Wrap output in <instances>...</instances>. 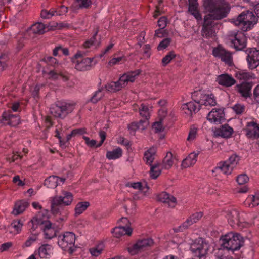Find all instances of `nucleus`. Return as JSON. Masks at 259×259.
Here are the masks:
<instances>
[{
	"label": "nucleus",
	"mask_w": 259,
	"mask_h": 259,
	"mask_svg": "<svg viewBox=\"0 0 259 259\" xmlns=\"http://www.w3.org/2000/svg\"><path fill=\"white\" fill-rule=\"evenodd\" d=\"M218 84L225 87H230L236 84V80L227 73L222 74L218 76L217 80Z\"/></svg>",
	"instance_id": "aec40b11"
},
{
	"label": "nucleus",
	"mask_w": 259,
	"mask_h": 259,
	"mask_svg": "<svg viewBox=\"0 0 259 259\" xmlns=\"http://www.w3.org/2000/svg\"><path fill=\"white\" fill-rule=\"evenodd\" d=\"M55 12L56 11L54 10H50V11L43 10L41 12V17L44 19H49L54 15Z\"/></svg>",
	"instance_id": "13d9d810"
},
{
	"label": "nucleus",
	"mask_w": 259,
	"mask_h": 259,
	"mask_svg": "<svg viewBox=\"0 0 259 259\" xmlns=\"http://www.w3.org/2000/svg\"><path fill=\"white\" fill-rule=\"evenodd\" d=\"M197 134V128L195 127H191L187 137V141L189 142L193 141L196 137Z\"/></svg>",
	"instance_id": "6e6d98bb"
},
{
	"label": "nucleus",
	"mask_w": 259,
	"mask_h": 259,
	"mask_svg": "<svg viewBox=\"0 0 259 259\" xmlns=\"http://www.w3.org/2000/svg\"><path fill=\"white\" fill-rule=\"evenodd\" d=\"M83 139L85 141V144L90 147H96L97 148V145H98L97 142L95 140H90V138L86 136H83Z\"/></svg>",
	"instance_id": "bf43d9fd"
},
{
	"label": "nucleus",
	"mask_w": 259,
	"mask_h": 259,
	"mask_svg": "<svg viewBox=\"0 0 259 259\" xmlns=\"http://www.w3.org/2000/svg\"><path fill=\"white\" fill-rule=\"evenodd\" d=\"M188 12L197 20H202V16L198 9L197 0H188Z\"/></svg>",
	"instance_id": "5701e85b"
},
{
	"label": "nucleus",
	"mask_w": 259,
	"mask_h": 259,
	"mask_svg": "<svg viewBox=\"0 0 259 259\" xmlns=\"http://www.w3.org/2000/svg\"><path fill=\"white\" fill-rule=\"evenodd\" d=\"M104 250V245L102 243L99 244L95 247L90 249V252L92 256L97 257L99 256Z\"/></svg>",
	"instance_id": "37998d69"
},
{
	"label": "nucleus",
	"mask_w": 259,
	"mask_h": 259,
	"mask_svg": "<svg viewBox=\"0 0 259 259\" xmlns=\"http://www.w3.org/2000/svg\"><path fill=\"white\" fill-rule=\"evenodd\" d=\"M73 196L71 192L63 191L61 195H56L51 200V211L54 215H62L65 206L71 205Z\"/></svg>",
	"instance_id": "f03ea898"
},
{
	"label": "nucleus",
	"mask_w": 259,
	"mask_h": 259,
	"mask_svg": "<svg viewBox=\"0 0 259 259\" xmlns=\"http://www.w3.org/2000/svg\"><path fill=\"white\" fill-rule=\"evenodd\" d=\"M30 31L34 34H43L45 32V25L41 23H35L31 26Z\"/></svg>",
	"instance_id": "a19ab883"
},
{
	"label": "nucleus",
	"mask_w": 259,
	"mask_h": 259,
	"mask_svg": "<svg viewBox=\"0 0 259 259\" xmlns=\"http://www.w3.org/2000/svg\"><path fill=\"white\" fill-rule=\"evenodd\" d=\"M253 86L252 82H243L237 84L235 90L239 93L242 97L245 98H250L251 95V90Z\"/></svg>",
	"instance_id": "a211bd4d"
},
{
	"label": "nucleus",
	"mask_w": 259,
	"mask_h": 259,
	"mask_svg": "<svg viewBox=\"0 0 259 259\" xmlns=\"http://www.w3.org/2000/svg\"><path fill=\"white\" fill-rule=\"evenodd\" d=\"M160 164L163 168L168 169L171 168L174 164L172 154L170 152H167Z\"/></svg>",
	"instance_id": "473e14b6"
},
{
	"label": "nucleus",
	"mask_w": 259,
	"mask_h": 259,
	"mask_svg": "<svg viewBox=\"0 0 259 259\" xmlns=\"http://www.w3.org/2000/svg\"><path fill=\"white\" fill-rule=\"evenodd\" d=\"M1 121L11 126H16L20 123V118L18 115L12 114L11 111L9 110L3 113Z\"/></svg>",
	"instance_id": "2eb2a0df"
},
{
	"label": "nucleus",
	"mask_w": 259,
	"mask_h": 259,
	"mask_svg": "<svg viewBox=\"0 0 259 259\" xmlns=\"http://www.w3.org/2000/svg\"><path fill=\"white\" fill-rule=\"evenodd\" d=\"M13 245V243L11 242H6L1 245L0 251L4 252L8 250Z\"/></svg>",
	"instance_id": "0e129e2a"
},
{
	"label": "nucleus",
	"mask_w": 259,
	"mask_h": 259,
	"mask_svg": "<svg viewBox=\"0 0 259 259\" xmlns=\"http://www.w3.org/2000/svg\"><path fill=\"white\" fill-rule=\"evenodd\" d=\"M212 54L215 57L220 58L221 61L229 66H231L233 65V57L231 53L222 47H219L213 49Z\"/></svg>",
	"instance_id": "ddd939ff"
},
{
	"label": "nucleus",
	"mask_w": 259,
	"mask_h": 259,
	"mask_svg": "<svg viewBox=\"0 0 259 259\" xmlns=\"http://www.w3.org/2000/svg\"><path fill=\"white\" fill-rule=\"evenodd\" d=\"M257 17L250 11H246L239 14L236 19H232V22L244 32L251 29L257 22Z\"/></svg>",
	"instance_id": "20e7f679"
},
{
	"label": "nucleus",
	"mask_w": 259,
	"mask_h": 259,
	"mask_svg": "<svg viewBox=\"0 0 259 259\" xmlns=\"http://www.w3.org/2000/svg\"><path fill=\"white\" fill-rule=\"evenodd\" d=\"M123 59H124V57H118L117 58H114L110 60V61L109 62V64L110 66L114 65L118 63L119 62L121 61Z\"/></svg>",
	"instance_id": "338daca9"
},
{
	"label": "nucleus",
	"mask_w": 259,
	"mask_h": 259,
	"mask_svg": "<svg viewBox=\"0 0 259 259\" xmlns=\"http://www.w3.org/2000/svg\"><path fill=\"white\" fill-rule=\"evenodd\" d=\"M132 230L130 227L120 226L115 227L113 229L112 233L113 236L116 238H119L125 235H131Z\"/></svg>",
	"instance_id": "c756f323"
},
{
	"label": "nucleus",
	"mask_w": 259,
	"mask_h": 259,
	"mask_svg": "<svg viewBox=\"0 0 259 259\" xmlns=\"http://www.w3.org/2000/svg\"><path fill=\"white\" fill-rule=\"evenodd\" d=\"M207 119L211 123L220 124L224 119V112L221 109H213L207 115Z\"/></svg>",
	"instance_id": "6ab92c4d"
},
{
	"label": "nucleus",
	"mask_w": 259,
	"mask_h": 259,
	"mask_svg": "<svg viewBox=\"0 0 259 259\" xmlns=\"http://www.w3.org/2000/svg\"><path fill=\"white\" fill-rule=\"evenodd\" d=\"M156 152V148L155 147H152L144 154V160L147 163L151 164L153 161L154 156Z\"/></svg>",
	"instance_id": "c9c22d12"
},
{
	"label": "nucleus",
	"mask_w": 259,
	"mask_h": 259,
	"mask_svg": "<svg viewBox=\"0 0 259 259\" xmlns=\"http://www.w3.org/2000/svg\"><path fill=\"white\" fill-rule=\"evenodd\" d=\"M83 54L77 52L72 58V62L75 64V68L79 71H83L90 69L91 67L93 58H85L82 59Z\"/></svg>",
	"instance_id": "f8f14e48"
},
{
	"label": "nucleus",
	"mask_w": 259,
	"mask_h": 259,
	"mask_svg": "<svg viewBox=\"0 0 259 259\" xmlns=\"http://www.w3.org/2000/svg\"><path fill=\"white\" fill-rule=\"evenodd\" d=\"M48 211L47 210H44L39 212L36 216L33 218L31 220V223L33 227L37 228V225L39 226L41 229L43 230L46 238L51 239L55 235V230L52 227L51 223L48 220Z\"/></svg>",
	"instance_id": "7ed1b4c3"
},
{
	"label": "nucleus",
	"mask_w": 259,
	"mask_h": 259,
	"mask_svg": "<svg viewBox=\"0 0 259 259\" xmlns=\"http://www.w3.org/2000/svg\"><path fill=\"white\" fill-rule=\"evenodd\" d=\"M240 159V157L236 154H233L229 159L220 163V166L215 168V171H220L226 176L230 174L233 168L237 165Z\"/></svg>",
	"instance_id": "9b49d317"
},
{
	"label": "nucleus",
	"mask_w": 259,
	"mask_h": 259,
	"mask_svg": "<svg viewBox=\"0 0 259 259\" xmlns=\"http://www.w3.org/2000/svg\"><path fill=\"white\" fill-rule=\"evenodd\" d=\"M158 26L160 27V28L164 29L166 25H167V18L164 16H162L160 17L158 22Z\"/></svg>",
	"instance_id": "e2e57ef3"
},
{
	"label": "nucleus",
	"mask_w": 259,
	"mask_h": 259,
	"mask_svg": "<svg viewBox=\"0 0 259 259\" xmlns=\"http://www.w3.org/2000/svg\"><path fill=\"white\" fill-rule=\"evenodd\" d=\"M209 250V245L202 238H199L191 244L190 250L195 257L199 259L205 256Z\"/></svg>",
	"instance_id": "9d476101"
},
{
	"label": "nucleus",
	"mask_w": 259,
	"mask_h": 259,
	"mask_svg": "<svg viewBox=\"0 0 259 259\" xmlns=\"http://www.w3.org/2000/svg\"><path fill=\"white\" fill-rule=\"evenodd\" d=\"M38 239L37 235L35 234H32L22 245L23 248L29 247Z\"/></svg>",
	"instance_id": "09e8293b"
},
{
	"label": "nucleus",
	"mask_w": 259,
	"mask_h": 259,
	"mask_svg": "<svg viewBox=\"0 0 259 259\" xmlns=\"http://www.w3.org/2000/svg\"><path fill=\"white\" fill-rule=\"evenodd\" d=\"M156 198L157 201L166 204L170 208L175 207L177 204L176 198L165 192L157 194Z\"/></svg>",
	"instance_id": "f3484780"
},
{
	"label": "nucleus",
	"mask_w": 259,
	"mask_h": 259,
	"mask_svg": "<svg viewBox=\"0 0 259 259\" xmlns=\"http://www.w3.org/2000/svg\"><path fill=\"white\" fill-rule=\"evenodd\" d=\"M246 135L249 138H259V124L253 121L248 122L245 129Z\"/></svg>",
	"instance_id": "4be33fe9"
},
{
	"label": "nucleus",
	"mask_w": 259,
	"mask_h": 259,
	"mask_svg": "<svg viewBox=\"0 0 259 259\" xmlns=\"http://www.w3.org/2000/svg\"><path fill=\"white\" fill-rule=\"evenodd\" d=\"M153 244V241L151 238L139 240L133 245L132 247L129 248V251L131 254H135L146 249L148 247L152 246Z\"/></svg>",
	"instance_id": "4468645a"
},
{
	"label": "nucleus",
	"mask_w": 259,
	"mask_h": 259,
	"mask_svg": "<svg viewBox=\"0 0 259 259\" xmlns=\"http://www.w3.org/2000/svg\"><path fill=\"white\" fill-rule=\"evenodd\" d=\"M235 77L240 80H247L254 78V75L252 73L244 71H239L235 73Z\"/></svg>",
	"instance_id": "e433bc0d"
},
{
	"label": "nucleus",
	"mask_w": 259,
	"mask_h": 259,
	"mask_svg": "<svg viewBox=\"0 0 259 259\" xmlns=\"http://www.w3.org/2000/svg\"><path fill=\"white\" fill-rule=\"evenodd\" d=\"M91 5V0H75L74 3L70 7V10L75 13L79 9L89 8Z\"/></svg>",
	"instance_id": "a878e982"
},
{
	"label": "nucleus",
	"mask_w": 259,
	"mask_h": 259,
	"mask_svg": "<svg viewBox=\"0 0 259 259\" xmlns=\"http://www.w3.org/2000/svg\"><path fill=\"white\" fill-rule=\"evenodd\" d=\"M44 60L49 65L55 66V64H58L57 59L51 56H48L44 58Z\"/></svg>",
	"instance_id": "680f3d73"
},
{
	"label": "nucleus",
	"mask_w": 259,
	"mask_h": 259,
	"mask_svg": "<svg viewBox=\"0 0 259 259\" xmlns=\"http://www.w3.org/2000/svg\"><path fill=\"white\" fill-rule=\"evenodd\" d=\"M144 184V182H135V183H128L126 184L127 187H131L135 189H138L140 190L142 186Z\"/></svg>",
	"instance_id": "052dcab7"
},
{
	"label": "nucleus",
	"mask_w": 259,
	"mask_h": 259,
	"mask_svg": "<svg viewBox=\"0 0 259 259\" xmlns=\"http://www.w3.org/2000/svg\"><path fill=\"white\" fill-rule=\"evenodd\" d=\"M122 155V149L118 147L112 151H108L106 153V157L109 159H116L120 157Z\"/></svg>",
	"instance_id": "58836bf2"
},
{
	"label": "nucleus",
	"mask_w": 259,
	"mask_h": 259,
	"mask_svg": "<svg viewBox=\"0 0 259 259\" xmlns=\"http://www.w3.org/2000/svg\"><path fill=\"white\" fill-rule=\"evenodd\" d=\"M23 226V223L20 220L14 221L10 226L9 227L10 229L14 228L19 233L21 231V228Z\"/></svg>",
	"instance_id": "3c124183"
},
{
	"label": "nucleus",
	"mask_w": 259,
	"mask_h": 259,
	"mask_svg": "<svg viewBox=\"0 0 259 259\" xmlns=\"http://www.w3.org/2000/svg\"><path fill=\"white\" fill-rule=\"evenodd\" d=\"M163 168L160 163L153 165L150 168V174L152 178H157L161 172V169Z\"/></svg>",
	"instance_id": "ea45409f"
},
{
	"label": "nucleus",
	"mask_w": 259,
	"mask_h": 259,
	"mask_svg": "<svg viewBox=\"0 0 259 259\" xmlns=\"http://www.w3.org/2000/svg\"><path fill=\"white\" fill-rule=\"evenodd\" d=\"M199 152H193L190 153L189 156L184 159L182 163V167L187 168L194 165L197 161V158Z\"/></svg>",
	"instance_id": "7c9ffc66"
},
{
	"label": "nucleus",
	"mask_w": 259,
	"mask_h": 259,
	"mask_svg": "<svg viewBox=\"0 0 259 259\" xmlns=\"http://www.w3.org/2000/svg\"><path fill=\"white\" fill-rule=\"evenodd\" d=\"M52 246L48 244H45L39 247L38 254L41 258H48L52 253Z\"/></svg>",
	"instance_id": "2f4dec72"
},
{
	"label": "nucleus",
	"mask_w": 259,
	"mask_h": 259,
	"mask_svg": "<svg viewBox=\"0 0 259 259\" xmlns=\"http://www.w3.org/2000/svg\"><path fill=\"white\" fill-rule=\"evenodd\" d=\"M176 57V54L173 51L168 53L162 59V63L163 66H165L168 64L170 61Z\"/></svg>",
	"instance_id": "603ef678"
},
{
	"label": "nucleus",
	"mask_w": 259,
	"mask_h": 259,
	"mask_svg": "<svg viewBox=\"0 0 259 259\" xmlns=\"http://www.w3.org/2000/svg\"><path fill=\"white\" fill-rule=\"evenodd\" d=\"M90 206L88 201L79 202L77 203L74 208V215L77 217L84 212Z\"/></svg>",
	"instance_id": "72a5a7b5"
},
{
	"label": "nucleus",
	"mask_w": 259,
	"mask_h": 259,
	"mask_svg": "<svg viewBox=\"0 0 259 259\" xmlns=\"http://www.w3.org/2000/svg\"><path fill=\"white\" fill-rule=\"evenodd\" d=\"M246 60L249 69L256 68L259 66V50L255 48L251 49L248 53Z\"/></svg>",
	"instance_id": "dca6fc26"
},
{
	"label": "nucleus",
	"mask_w": 259,
	"mask_h": 259,
	"mask_svg": "<svg viewBox=\"0 0 259 259\" xmlns=\"http://www.w3.org/2000/svg\"><path fill=\"white\" fill-rule=\"evenodd\" d=\"M149 189V187L148 186L146 182H144V184L142 186L140 191L143 194L144 196H147L149 194L148 190Z\"/></svg>",
	"instance_id": "774afa93"
},
{
	"label": "nucleus",
	"mask_w": 259,
	"mask_h": 259,
	"mask_svg": "<svg viewBox=\"0 0 259 259\" xmlns=\"http://www.w3.org/2000/svg\"><path fill=\"white\" fill-rule=\"evenodd\" d=\"M233 111L237 115L242 114L245 110V107L243 104L237 103L232 107Z\"/></svg>",
	"instance_id": "de8ad7c7"
},
{
	"label": "nucleus",
	"mask_w": 259,
	"mask_h": 259,
	"mask_svg": "<svg viewBox=\"0 0 259 259\" xmlns=\"http://www.w3.org/2000/svg\"><path fill=\"white\" fill-rule=\"evenodd\" d=\"M45 72L48 75L49 79L56 80L60 76L64 81H66L68 80V77L62 72L60 71L57 67H55L54 69L51 70L48 72Z\"/></svg>",
	"instance_id": "c85d7f7f"
},
{
	"label": "nucleus",
	"mask_w": 259,
	"mask_h": 259,
	"mask_svg": "<svg viewBox=\"0 0 259 259\" xmlns=\"http://www.w3.org/2000/svg\"><path fill=\"white\" fill-rule=\"evenodd\" d=\"M8 56L6 54L0 56V71L4 70L8 66Z\"/></svg>",
	"instance_id": "49530a36"
},
{
	"label": "nucleus",
	"mask_w": 259,
	"mask_h": 259,
	"mask_svg": "<svg viewBox=\"0 0 259 259\" xmlns=\"http://www.w3.org/2000/svg\"><path fill=\"white\" fill-rule=\"evenodd\" d=\"M58 179H45L44 185L48 188L53 189L56 188L59 184Z\"/></svg>",
	"instance_id": "8fccbe9b"
},
{
	"label": "nucleus",
	"mask_w": 259,
	"mask_h": 259,
	"mask_svg": "<svg viewBox=\"0 0 259 259\" xmlns=\"http://www.w3.org/2000/svg\"><path fill=\"white\" fill-rule=\"evenodd\" d=\"M139 112L141 116L145 118V119L148 120L150 117V111L147 106L141 104L139 108Z\"/></svg>",
	"instance_id": "79ce46f5"
},
{
	"label": "nucleus",
	"mask_w": 259,
	"mask_h": 259,
	"mask_svg": "<svg viewBox=\"0 0 259 259\" xmlns=\"http://www.w3.org/2000/svg\"><path fill=\"white\" fill-rule=\"evenodd\" d=\"M97 33L98 31H96L92 37L83 43V47L84 48H89L91 46L96 45L95 39Z\"/></svg>",
	"instance_id": "864d4df0"
},
{
	"label": "nucleus",
	"mask_w": 259,
	"mask_h": 259,
	"mask_svg": "<svg viewBox=\"0 0 259 259\" xmlns=\"http://www.w3.org/2000/svg\"><path fill=\"white\" fill-rule=\"evenodd\" d=\"M152 128L155 133L161 132L164 130V127L162 124L161 118L160 119L159 121L155 122L153 123Z\"/></svg>",
	"instance_id": "4d7b16f0"
},
{
	"label": "nucleus",
	"mask_w": 259,
	"mask_h": 259,
	"mask_svg": "<svg viewBox=\"0 0 259 259\" xmlns=\"http://www.w3.org/2000/svg\"><path fill=\"white\" fill-rule=\"evenodd\" d=\"M75 239V235L73 233L66 232L58 237L57 243L63 250L72 254L76 248L74 245Z\"/></svg>",
	"instance_id": "6e6552de"
},
{
	"label": "nucleus",
	"mask_w": 259,
	"mask_h": 259,
	"mask_svg": "<svg viewBox=\"0 0 259 259\" xmlns=\"http://www.w3.org/2000/svg\"><path fill=\"white\" fill-rule=\"evenodd\" d=\"M141 72V71L138 69L124 73L118 81L108 83L105 85V88L107 91L110 92L114 93L119 91L126 86L128 82H133L135 81V77L138 76Z\"/></svg>",
	"instance_id": "39448f33"
},
{
	"label": "nucleus",
	"mask_w": 259,
	"mask_h": 259,
	"mask_svg": "<svg viewBox=\"0 0 259 259\" xmlns=\"http://www.w3.org/2000/svg\"><path fill=\"white\" fill-rule=\"evenodd\" d=\"M102 90L103 89H100L95 92L90 100L92 103H96L103 98L104 94L102 92Z\"/></svg>",
	"instance_id": "a18cd8bd"
},
{
	"label": "nucleus",
	"mask_w": 259,
	"mask_h": 259,
	"mask_svg": "<svg viewBox=\"0 0 259 259\" xmlns=\"http://www.w3.org/2000/svg\"><path fill=\"white\" fill-rule=\"evenodd\" d=\"M244 243V238L239 233L230 232L223 237L221 247L233 252L239 249Z\"/></svg>",
	"instance_id": "423d86ee"
},
{
	"label": "nucleus",
	"mask_w": 259,
	"mask_h": 259,
	"mask_svg": "<svg viewBox=\"0 0 259 259\" xmlns=\"http://www.w3.org/2000/svg\"><path fill=\"white\" fill-rule=\"evenodd\" d=\"M233 130L228 124L222 125L220 128L215 130L214 134L216 136L223 138H229L232 134Z\"/></svg>",
	"instance_id": "bb28decb"
},
{
	"label": "nucleus",
	"mask_w": 259,
	"mask_h": 259,
	"mask_svg": "<svg viewBox=\"0 0 259 259\" xmlns=\"http://www.w3.org/2000/svg\"><path fill=\"white\" fill-rule=\"evenodd\" d=\"M224 249L222 247L214 249L213 259H228L227 256L225 255Z\"/></svg>",
	"instance_id": "c03bdc74"
},
{
	"label": "nucleus",
	"mask_w": 259,
	"mask_h": 259,
	"mask_svg": "<svg viewBox=\"0 0 259 259\" xmlns=\"http://www.w3.org/2000/svg\"><path fill=\"white\" fill-rule=\"evenodd\" d=\"M87 133L85 128H80L74 129L72 131V135H81Z\"/></svg>",
	"instance_id": "69168bd1"
},
{
	"label": "nucleus",
	"mask_w": 259,
	"mask_h": 259,
	"mask_svg": "<svg viewBox=\"0 0 259 259\" xmlns=\"http://www.w3.org/2000/svg\"><path fill=\"white\" fill-rule=\"evenodd\" d=\"M203 216L202 212H196L190 215L185 222V225L188 226V227L193 224L197 222Z\"/></svg>",
	"instance_id": "4c0bfd02"
},
{
	"label": "nucleus",
	"mask_w": 259,
	"mask_h": 259,
	"mask_svg": "<svg viewBox=\"0 0 259 259\" xmlns=\"http://www.w3.org/2000/svg\"><path fill=\"white\" fill-rule=\"evenodd\" d=\"M226 217L229 224L234 228L242 230L245 228H249L251 226L250 224L241 219L239 212L235 209L227 211Z\"/></svg>",
	"instance_id": "1a4fd4ad"
},
{
	"label": "nucleus",
	"mask_w": 259,
	"mask_h": 259,
	"mask_svg": "<svg viewBox=\"0 0 259 259\" xmlns=\"http://www.w3.org/2000/svg\"><path fill=\"white\" fill-rule=\"evenodd\" d=\"M182 110L184 113L188 115L192 116L193 113L195 114L200 109V105L198 101L189 102L182 105Z\"/></svg>",
	"instance_id": "412c9836"
},
{
	"label": "nucleus",
	"mask_w": 259,
	"mask_h": 259,
	"mask_svg": "<svg viewBox=\"0 0 259 259\" xmlns=\"http://www.w3.org/2000/svg\"><path fill=\"white\" fill-rule=\"evenodd\" d=\"M231 43L236 50H241L246 46L244 35L242 33H235L234 35V39H231Z\"/></svg>",
	"instance_id": "b1692460"
},
{
	"label": "nucleus",
	"mask_w": 259,
	"mask_h": 259,
	"mask_svg": "<svg viewBox=\"0 0 259 259\" xmlns=\"http://www.w3.org/2000/svg\"><path fill=\"white\" fill-rule=\"evenodd\" d=\"M203 7L208 13L204 17L201 34L206 38L214 35L215 21L221 20L227 16L230 8L225 0H204Z\"/></svg>",
	"instance_id": "f257e3e1"
},
{
	"label": "nucleus",
	"mask_w": 259,
	"mask_h": 259,
	"mask_svg": "<svg viewBox=\"0 0 259 259\" xmlns=\"http://www.w3.org/2000/svg\"><path fill=\"white\" fill-rule=\"evenodd\" d=\"M75 106V103L58 101L51 106L50 111L55 117L63 119L73 111Z\"/></svg>",
	"instance_id": "0eeeda50"
},
{
	"label": "nucleus",
	"mask_w": 259,
	"mask_h": 259,
	"mask_svg": "<svg viewBox=\"0 0 259 259\" xmlns=\"http://www.w3.org/2000/svg\"><path fill=\"white\" fill-rule=\"evenodd\" d=\"M29 205V203L27 200H19L15 203L12 213L18 215L23 213Z\"/></svg>",
	"instance_id": "393cba45"
},
{
	"label": "nucleus",
	"mask_w": 259,
	"mask_h": 259,
	"mask_svg": "<svg viewBox=\"0 0 259 259\" xmlns=\"http://www.w3.org/2000/svg\"><path fill=\"white\" fill-rule=\"evenodd\" d=\"M200 105V107L202 105L207 106H214L216 105L217 102L214 96L212 94L204 95L198 101Z\"/></svg>",
	"instance_id": "cd10ccee"
},
{
	"label": "nucleus",
	"mask_w": 259,
	"mask_h": 259,
	"mask_svg": "<svg viewBox=\"0 0 259 259\" xmlns=\"http://www.w3.org/2000/svg\"><path fill=\"white\" fill-rule=\"evenodd\" d=\"M245 205L249 207H253L259 205V195L248 196L244 202Z\"/></svg>",
	"instance_id": "f704fd0d"
},
{
	"label": "nucleus",
	"mask_w": 259,
	"mask_h": 259,
	"mask_svg": "<svg viewBox=\"0 0 259 259\" xmlns=\"http://www.w3.org/2000/svg\"><path fill=\"white\" fill-rule=\"evenodd\" d=\"M171 39L170 38H166L162 40L158 45L157 49L158 50H163L166 48L170 44Z\"/></svg>",
	"instance_id": "5fc2aeb1"
}]
</instances>
